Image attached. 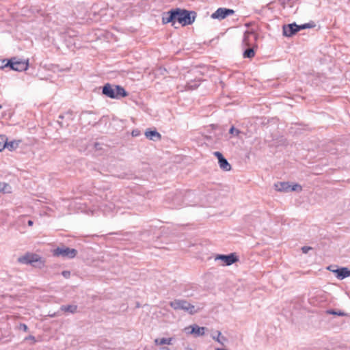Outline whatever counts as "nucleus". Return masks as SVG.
<instances>
[{
  "label": "nucleus",
  "instance_id": "nucleus-2",
  "mask_svg": "<svg viewBox=\"0 0 350 350\" xmlns=\"http://www.w3.org/2000/svg\"><path fill=\"white\" fill-rule=\"evenodd\" d=\"M102 93L113 99H120L128 96V92L123 87L118 85H111L110 83H106L103 87Z\"/></svg>",
  "mask_w": 350,
  "mask_h": 350
},
{
  "label": "nucleus",
  "instance_id": "nucleus-27",
  "mask_svg": "<svg viewBox=\"0 0 350 350\" xmlns=\"http://www.w3.org/2000/svg\"><path fill=\"white\" fill-rule=\"evenodd\" d=\"M16 329L19 330H23L25 332H27L29 331L27 325L25 323H20L18 325L16 326Z\"/></svg>",
  "mask_w": 350,
  "mask_h": 350
},
{
  "label": "nucleus",
  "instance_id": "nucleus-13",
  "mask_svg": "<svg viewBox=\"0 0 350 350\" xmlns=\"http://www.w3.org/2000/svg\"><path fill=\"white\" fill-rule=\"evenodd\" d=\"M145 136L146 137L147 139L154 142L160 140L161 139V134L156 130H146L145 132Z\"/></svg>",
  "mask_w": 350,
  "mask_h": 350
},
{
  "label": "nucleus",
  "instance_id": "nucleus-36",
  "mask_svg": "<svg viewBox=\"0 0 350 350\" xmlns=\"http://www.w3.org/2000/svg\"><path fill=\"white\" fill-rule=\"evenodd\" d=\"M62 275L65 278H69L70 276V272L69 271H63L62 273Z\"/></svg>",
  "mask_w": 350,
  "mask_h": 350
},
{
  "label": "nucleus",
  "instance_id": "nucleus-43",
  "mask_svg": "<svg viewBox=\"0 0 350 350\" xmlns=\"http://www.w3.org/2000/svg\"><path fill=\"white\" fill-rule=\"evenodd\" d=\"M59 122V124H62V123L60 122ZM61 126H63V125H61Z\"/></svg>",
  "mask_w": 350,
  "mask_h": 350
},
{
  "label": "nucleus",
  "instance_id": "nucleus-25",
  "mask_svg": "<svg viewBox=\"0 0 350 350\" xmlns=\"http://www.w3.org/2000/svg\"><path fill=\"white\" fill-rule=\"evenodd\" d=\"M327 313L330 314L338 315V316H341V317L346 315L344 312H342L340 310L336 311L334 310H327Z\"/></svg>",
  "mask_w": 350,
  "mask_h": 350
},
{
  "label": "nucleus",
  "instance_id": "nucleus-29",
  "mask_svg": "<svg viewBox=\"0 0 350 350\" xmlns=\"http://www.w3.org/2000/svg\"><path fill=\"white\" fill-rule=\"evenodd\" d=\"M327 269L329 271H332L334 273H335L336 277L338 279H339L340 268H338V269H332V266H329V267H328Z\"/></svg>",
  "mask_w": 350,
  "mask_h": 350
},
{
  "label": "nucleus",
  "instance_id": "nucleus-21",
  "mask_svg": "<svg viewBox=\"0 0 350 350\" xmlns=\"http://www.w3.org/2000/svg\"><path fill=\"white\" fill-rule=\"evenodd\" d=\"M216 335L215 334H213L212 335V338L213 339L215 340L216 341H217L218 342H219L220 344L221 345H224L223 343V341H226V338L224 336H222L221 338H220V336L221 334V333L219 332V331H217L215 332Z\"/></svg>",
  "mask_w": 350,
  "mask_h": 350
},
{
  "label": "nucleus",
  "instance_id": "nucleus-7",
  "mask_svg": "<svg viewBox=\"0 0 350 350\" xmlns=\"http://www.w3.org/2000/svg\"><path fill=\"white\" fill-rule=\"evenodd\" d=\"M257 39L258 34L254 31H246L243 35L242 46H253Z\"/></svg>",
  "mask_w": 350,
  "mask_h": 350
},
{
  "label": "nucleus",
  "instance_id": "nucleus-30",
  "mask_svg": "<svg viewBox=\"0 0 350 350\" xmlns=\"http://www.w3.org/2000/svg\"><path fill=\"white\" fill-rule=\"evenodd\" d=\"M1 275L2 280L12 282V276L10 275L7 274L6 273H1Z\"/></svg>",
  "mask_w": 350,
  "mask_h": 350
},
{
  "label": "nucleus",
  "instance_id": "nucleus-32",
  "mask_svg": "<svg viewBox=\"0 0 350 350\" xmlns=\"http://www.w3.org/2000/svg\"><path fill=\"white\" fill-rule=\"evenodd\" d=\"M229 133L233 135H238L240 131L238 129H236L234 126H232L229 130Z\"/></svg>",
  "mask_w": 350,
  "mask_h": 350
},
{
  "label": "nucleus",
  "instance_id": "nucleus-9",
  "mask_svg": "<svg viewBox=\"0 0 350 350\" xmlns=\"http://www.w3.org/2000/svg\"><path fill=\"white\" fill-rule=\"evenodd\" d=\"M234 11L232 9L219 8L214 13L212 14L211 17L217 19H224L229 15L233 14Z\"/></svg>",
  "mask_w": 350,
  "mask_h": 350
},
{
  "label": "nucleus",
  "instance_id": "nucleus-10",
  "mask_svg": "<svg viewBox=\"0 0 350 350\" xmlns=\"http://www.w3.org/2000/svg\"><path fill=\"white\" fill-rule=\"evenodd\" d=\"M298 25L295 23L283 25V35L286 37H291L299 31Z\"/></svg>",
  "mask_w": 350,
  "mask_h": 350
},
{
  "label": "nucleus",
  "instance_id": "nucleus-20",
  "mask_svg": "<svg viewBox=\"0 0 350 350\" xmlns=\"http://www.w3.org/2000/svg\"><path fill=\"white\" fill-rule=\"evenodd\" d=\"M350 276V269L347 267H340L339 280H343Z\"/></svg>",
  "mask_w": 350,
  "mask_h": 350
},
{
  "label": "nucleus",
  "instance_id": "nucleus-15",
  "mask_svg": "<svg viewBox=\"0 0 350 350\" xmlns=\"http://www.w3.org/2000/svg\"><path fill=\"white\" fill-rule=\"evenodd\" d=\"M60 310L62 312H64L75 314L77 311V305H62L60 307Z\"/></svg>",
  "mask_w": 350,
  "mask_h": 350
},
{
  "label": "nucleus",
  "instance_id": "nucleus-34",
  "mask_svg": "<svg viewBox=\"0 0 350 350\" xmlns=\"http://www.w3.org/2000/svg\"><path fill=\"white\" fill-rule=\"evenodd\" d=\"M213 154L217 158L218 162L219 161V160H221V159H223L224 157L223 156V154L219 151H216Z\"/></svg>",
  "mask_w": 350,
  "mask_h": 350
},
{
  "label": "nucleus",
  "instance_id": "nucleus-16",
  "mask_svg": "<svg viewBox=\"0 0 350 350\" xmlns=\"http://www.w3.org/2000/svg\"><path fill=\"white\" fill-rule=\"evenodd\" d=\"M255 55L254 47L253 46H247L246 49L244 50L243 56L244 58L251 59L254 57Z\"/></svg>",
  "mask_w": 350,
  "mask_h": 350
},
{
  "label": "nucleus",
  "instance_id": "nucleus-26",
  "mask_svg": "<svg viewBox=\"0 0 350 350\" xmlns=\"http://www.w3.org/2000/svg\"><path fill=\"white\" fill-rule=\"evenodd\" d=\"M200 85V83L198 82H191L189 83L187 85V89L189 90H194L197 88Z\"/></svg>",
  "mask_w": 350,
  "mask_h": 350
},
{
  "label": "nucleus",
  "instance_id": "nucleus-40",
  "mask_svg": "<svg viewBox=\"0 0 350 350\" xmlns=\"http://www.w3.org/2000/svg\"><path fill=\"white\" fill-rule=\"evenodd\" d=\"M2 185H3V183L2 182H0V192L2 190Z\"/></svg>",
  "mask_w": 350,
  "mask_h": 350
},
{
  "label": "nucleus",
  "instance_id": "nucleus-12",
  "mask_svg": "<svg viewBox=\"0 0 350 350\" xmlns=\"http://www.w3.org/2000/svg\"><path fill=\"white\" fill-rule=\"evenodd\" d=\"M162 23L163 24L171 23L172 26H174L175 15L173 14L172 9L163 14Z\"/></svg>",
  "mask_w": 350,
  "mask_h": 350
},
{
  "label": "nucleus",
  "instance_id": "nucleus-39",
  "mask_svg": "<svg viewBox=\"0 0 350 350\" xmlns=\"http://www.w3.org/2000/svg\"><path fill=\"white\" fill-rule=\"evenodd\" d=\"M161 350H170V349L168 347H163L161 348Z\"/></svg>",
  "mask_w": 350,
  "mask_h": 350
},
{
  "label": "nucleus",
  "instance_id": "nucleus-38",
  "mask_svg": "<svg viewBox=\"0 0 350 350\" xmlns=\"http://www.w3.org/2000/svg\"><path fill=\"white\" fill-rule=\"evenodd\" d=\"M27 224H28L29 226H32L33 224V221L32 220H29L27 221Z\"/></svg>",
  "mask_w": 350,
  "mask_h": 350
},
{
  "label": "nucleus",
  "instance_id": "nucleus-17",
  "mask_svg": "<svg viewBox=\"0 0 350 350\" xmlns=\"http://www.w3.org/2000/svg\"><path fill=\"white\" fill-rule=\"evenodd\" d=\"M218 163L220 168L224 171L228 172L231 170V165L225 157L219 160Z\"/></svg>",
  "mask_w": 350,
  "mask_h": 350
},
{
  "label": "nucleus",
  "instance_id": "nucleus-19",
  "mask_svg": "<svg viewBox=\"0 0 350 350\" xmlns=\"http://www.w3.org/2000/svg\"><path fill=\"white\" fill-rule=\"evenodd\" d=\"M21 141L20 140H13V141H11L10 142H8V140L6 141V147L5 148H8L10 151H13L14 150H16L19 144H20Z\"/></svg>",
  "mask_w": 350,
  "mask_h": 350
},
{
  "label": "nucleus",
  "instance_id": "nucleus-35",
  "mask_svg": "<svg viewBox=\"0 0 350 350\" xmlns=\"http://www.w3.org/2000/svg\"><path fill=\"white\" fill-rule=\"evenodd\" d=\"M310 250H312V247L308 246H304L301 247L302 252L304 254H307Z\"/></svg>",
  "mask_w": 350,
  "mask_h": 350
},
{
  "label": "nucleus",
  "instance_id": "nucleus-24",
  "mask_svg": "<svg viewBox=\"0 0 350 350\" xmlns=\"http://www.w3.org/2000/svg\"><path fill=\"white\" fill-rule=\"evenodd\" d=\"M314 26H315V25L314 24V23H305V24H303L301 25H298L297 28H299V31H300L301 29H305L307 28H312V27H314Z\"/></svg>",
  "mask_w": 350,
  "mask_h": 350
},
{
  "label": "nucleus",
  "instance_id": "nucleus-11",
  "mask_svg": "<svg viewBox=\"0 0 350 350\" xmlns=\"http://www.w3.org/2000/svg\"><path fill=\"white\" fill-rule=\"evenodd\" d=\"M187 329H191V331L189 332L190 334H193L195 336H201L204 335L206 327H200L198 325H192L189 327L186 328Z\"/></svg>",
  "mask_w": 350,
  "mask_h": 350
},
{
  "label": "nucleus",
  "instance_id": "nucleus-1",
  "mask_svg": "<svg viewBox=\"0 0 350 350\" xmlns=\"http://www.w3.org/2000/svg\"><path fill=\"white\" fill-rule=\"evenodd\" d=\"M172 11L174 15H175V23L177 21L182 26L191 25L195 21L197 16L196 12L194 11L178 8L172 9Z\"/></svg>",
  "mask_w": 350,
  "mask_h": 350
},
{
  "label": "nucleus",
  "instance_id": "nucleus-28",
  "mask_svg": "<svg viewBox=\"0 0 350 350\" xmlns=\"http://www.w3.org/2000/svg\"><path fill=\"white\" fill-rule=\"evenodd\" d=\"M301 187L299 184H295L293 186L290 185V189L289 191H301Z\"/></svg>",
  "mask_w": 350,
  "mask_h": 350
},
{
  "label": "nucleus",
  "instance_id": "nucleus-41",
  "mask_svg": "<svg viewBox=\"0 0 350 350\" xmlns=\"http://www.w3.org/2000/svg\"><path fill=\"white\" fill-rule=\"evenodd\" d=\"M64 116L62 115H59V118L62 119Z\"/></svg>",
  "mask_w": 350,
  "mask_h": 350
},
{
  "label": "nucleus",
  "instance_id": "nucleus-4",
  "mask_svg": "<svg viewBox=\"0 0 350 350\" xmlns=\"http://www.w3.org/2000/svg\"><path fill=\"white\" fill-rule=\"evenodd\" d=\"M170 306L175 310H183L189 314H194L199 311L195 306L185 299H174L170 302Z\"/></svg>",
  "mask_w": 350,
  "mask_h": 350
},
{
  "label": "nucleus",
  "instance_id": "nucleus-8",
  "mask_svg": "<svg viewBox=\"0 0 350 350\" xmlns=\"http://www.w3.org/2000/svg\"><path fill=\"white\" fill-rule=\"evenodd\" d=\"M215 260H221L224 262V265H231L237 261H239V258L236 255L235 253H230L229 254L225 255V254H217L215 256Z\"/></svg>",
  "mask_w": 350,
  "mask_h": 350
},
{
  "label": "nucleus",
  "instance_id": "nucleus-3",
  "mask_svg": "<svg viewBox=\"0 0 350 350\" xmlns=\"http://www.w3.org/2000/svg\"><path fill=\"white\" fill-rule=\"evenodd\" d=\"M17 261L21 264L30 265L35 268L41 269L44 267V260L37 254L27 252L18 258Z\"/></svg>",
  "mask_w": 350,
  "mask_h": 350
},
{
  "label": "nucleus",
  "instance_id": "nucleus-14",
  "mask_svg": "<svg viewBox=\"0 0 350 350\" xmlns=\"http://www.w3.org/2000/svg\"><path fill=\"white\" fill-rule=\"evenodd\" d=\"M274 187L278 191L288 192L290 189V185L288 182H278L274 184Z\"/></svg>",
  "mask_w": 350,
  "mask_h": 350
},
{
  "label": "nucleus",
  "instance_id": "nucleus-18",
  "mask_svg": "<svg viewBox=\"0 0 350 350\" xmlns=\"http://www.w3.org/2000/svg\"><path fill=\"white\" fill-rule=\"evenodd\" d=\"M172 341V338H155L154 342L155 345H171Z\"/></svg>",
  "mask_w": 350,
  "mask_h": 350
},
{
  "label": "nucleus",
  "instance_id": "nucleus-37",
  "mask_svg": "<svg viewBox=\"0 0 350 350\" xmlns=\"http://www.w3.org/2000/svg\"><path fill=\"white\" fill-rule=\"evenodd\" d=\"M139 134H140V131L139 130H133L132 131V135L133 137H137V136L139 135Z\"/></svg>",
  "mask_w": 350,
  "mask_h": 350
},
{
  "label": "nucleus",
  "instance_id": "nucleus-31",
  "mask_svg": "<svg viewBox=\"0 0 350 350\" xmlns=\"http://www.w3.org/2000/svg\"><path fill=\"white\" fill-rule=\"evenodd\" d=\"M24 340H25V341L30 340L31 345H33L36 342L35 337L32 335H29V336L25 337Z\"/></svg>",
  "mask_w": 350,
  "mask_h": 350
},
{
  "label": "nucleus",
  "instance_id": "nucleus-22",
  "mask_svg": "<svg viewBox=\"0 0 350 350\" xmlns=\"http://www.w3.org/2000/svg\"><path fill=\"white\" fill-rule=\"evenodd\" d=\"M8 137L5 135H0V152L6 147V141Z\"/></svg>",
  "mask_w": 350,
  "mask_h": 350
},
{
  "label": "nucleus",
  "instance_id": "nucleus-23",
  "mask_svg": "<svg viewBox=\"0 0 350 350\" xmlns=\"http://www.w3.org/2000/svg\"><path fill=\"white\" fill-rule=\"evenodd\" d=\"M1 192L3 193H10L12 192L11 186L6 183H3L2 190Z\"/></svg>",
  "mask_w": 350,
  "mask_h": 350
},
{
  "label": "nucleus",
  "instance_id": "nucleus-5",
  "mask_svg": "<svg viewBox=\"0 0 350 350\" xmlns=\"http://www.w3.org/2000/svg\"><path fill=\"white\" fill-rule=\"evenodd\" d=\"M7 67L18 72L25 71L29 67V60L20 59L16 57H14L7 59L6 64L1 66L2 68Z\"/></svg>",
  "mask_w": 350,
  "mask_h": 350
},
{
  "label": "nucleus",
  "instance_id": "nucleus-42",
  "mask_svg": "<svg viewBox=\"0 0 350 350\" xmlns=\"http://www.w3.org/2000/svg\"><path fill=\"white\" fill-rule=\"evenodd\" d=\"M185 350H193V349L191 348H187Z\"/></svg>",
  "mask_w": 350,
  "mask_h": 350
},
{
  "label": "nucleus",
  "instance_id": "nucleus-33",
  "mask_svg": "<svg viewBox=\"0 0 350 350\" xmlns=\"http://www.w3.org/2000/svg\"><path fill=\"white\" fill-rule=\"evenodd\" d=\"M103 144H100L98 142H95L94 144V149L96 151L101 150H103Z\"/></svg>",
  "mask_w": 350,
  "mask_h": 350
},
{
  "label": "nucleus",
  "instance_id": "nucleus-6",
  "mask_svg": "<svg viewBox=\"0 0 350 350\" xmlns=\"http://www.w3.org/2000/svg\"><path fill=\"white\" fill-rule=\"evenodd\" d=\"M78 252L77 250L66 246L58 247L53 250V254L55 256H62L64 258L71 259L75 258Z\"/></svg>",
  "mask_w": 350,
  "mask_h": 350
},
{
  "label": "nucleus",
  "instance_id": "nucleus-44",
  "mask_svg": "<svg viewBox=\"0 0 350 350\" xmlns=\"http://www.w3.org/2000/svg\"><path fill=\"white\" fill-rule=\"evenodd\" d=\"M1 108H2V106H1V105H0V109H1Z\"/></svg>",
  "mask_w": 350,
  "mask_h": 350
}]
</instances>
